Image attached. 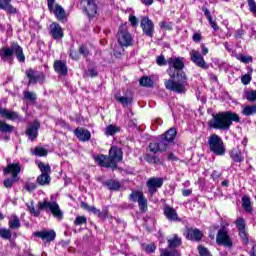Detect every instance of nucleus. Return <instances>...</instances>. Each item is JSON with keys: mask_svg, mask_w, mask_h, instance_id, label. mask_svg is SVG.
Returning <instances> with one entry per match:
<instances>
[{"mask_svg": "<svg viewBox=\"0 0 256 256\" xmlns=\"http://www.w3.org/2000/svg\"><path fill=\"white\" fill-rule=\"evenodd\" d=\"M167 73L170 79L164 81V85L168 91L174 93H185L189 87L187 74L183 72L185 62L183 58L172 57L168 59Z\"/></svg>", "mask_w": 256, "mask_h": 256, "instance_id": "nucleus-1", "label": "nucleus"}, {"mask_svg": "<svg viewBox=\"0 0 256 256\" xmlns=\"http://www.w3.org/2000/svg\"><path fill=\"white\" fill-rule=\"evenodd\" d=\"M235 123H239V115L232 112H219L214 115L209 122L212 129H219L220 131H227Z\"/></svg>", "mask_w": 256, "mask_h": 256, "instance_id": "nucleus-2", "label": "nucleus"}, {"mask_svg": "<svg viewBox=\"0 0 256 256\" xmlns=\"http://www.w3.org/2000/svg\"><path fill=\"white\" fill-rule=\"evenodd\" d=\"M94 161L100 167H117V163L123 161V150L117 146H112L109 150V156L96 155L94 156Z\"/></svg>", "mask_w": 256, "mask_h": 256, "instance_id": "nucleus-3", "label": "nucleus"}, {"mask_svg": "<svg viewBox=\"0 0 256 256\" xmlns=\"http://www.w3.org/2000/svg\"><path fill=\"white\" fill-rule=\"evenodd\" d=\"M16 55L20 63H25V54H23V48L18 43H12L10 47H2L0 49V58L6 63H11L13 57Z\"/></svg>", "mask_w": 256, "mask_h": 256, "instance_id": "nucleus-4", "label": "nucleus"}, {"mask_svg": "<svg viewBox=\"0 0 256 256\" xmlns=\"http://www.w3.org/2000/svg\"><path fill=\"white\" fill-rule=\"evenodd\" d=\"M168 135H171V137L165 138L159 136L158 142L149 144V150L151 153H163V151H167L171 145H174L175 137L177 136V130H170Z\"/></svg>", "mask_w": 256, "mask_h": 256, "instance_id": "nucleus-5", "label": "nucleus"}, {"mask_svg": "<svg viewBox=\"0 0 256 256\" xmlns=\"http://www.w3.org/2000/svg\"><path fill=\"white\" fill-rule=\"evenodd\" d=\"M38 209L40 211H50L53 217H55V219H58V221H61L63 219V211L61 210L57 202H51L47 199H44V201L38 203Z\"/></svg>", "mask_w": 256, "mask_h": 256, "instance_id": "nucleus-6", "label": "nucleus"}, {"mask_svg": "<svg viewBox=\"0 0 256 256\" xmlns=\"http://www.w3.org/2000/svg\"><path fill=\"white\" fill-rule=\"evenodd\" d=\"M209 149L214 155H218L219 157H223L225 155V144L223 143V139L219 137L217 134H212L208 138Z\"/></svg>", "mask_w": 256, "mask_h": 256, "instance_id": "nucleus-7", "label": "nucleus"}, {"mask_svg": "<svg viewBox=\"0 0 256 256\" xmlns=\"http://www.w3.org/2000/svg\"><path fill=\"white\" fill-rule=\"evenodd\" d=\"M12 173V179L4 180V187L11 189L13 187V181H16L18 173H21V166L19 164H10L4 169V175Z\"/></svg>", "mask_w": 256, "mask_h": 256, "instance_id": "nucleus-8", "label": "nucleus"}, {"mask_svg": "<svg viewBox=\"0 0 256 256\" xmlns=\"http://www.w3.org/2000/svg\"><path fill=\"white\" fill-rule=\"evenodd\" d=\"M217 245H223L224 247L231 248L233 247V241L231 240V236H229V230L225 226H221L220 230L216 236Z\"/></svg>", "mask_w": 256, "mask_h": 256, "instance_id": "nucleus-9", "label": "nucleus"}, {"mask_svg": "<svg viewBox=\"0 0 256 256\" xmlns=\"http://www.w3.org/2000/svg\"><path fill=\"white\" fill-rule=\"evenodd\" d=\"M118 43L121 47H131L133 45V36H131L125 26H120L119 28Z\"/></svg>", "mask_w": 256, "mask_h": 256, "instance_id": "nucleus-10", "label": "nucleus"}, {"mask_svg": "<svg viewBox=\"0 0 256 256\" xmlns=\"http://www.w3.org/2000/svg\"><path fill=\"white\" fill-rule=\"evenodd\" d=\"M26 77L29 79L28 85H35V83L43 85V83H45V74L35 69L30 68L26 70Z\"/></svg>", "mask_w": 256, "mask_h": 256, "instance_id": "nucleus-11", "label": "nucleus"}, {"mask_svg": "<svg viewBox=\"0 0 256 256\" xmlns=\"http://www.w3.org/2000/svg\"><path fill=\"white\" fill-rule=\"evenodd\" d=\"M189 55L192 63H194L196 67H200V69H209V65L199 50H191Z\"/></svg>", "mask_w": 256, "mask_h": 256, "instance_id": "nucleus-12", "label": "nucleus"}, {"mask_svg": "<svg viewBox=\"0 0 256 256\" xmlns=\"http://www.w3.org/2000/svg\"><path fill=\"white\" fill-rule=\"evenodd\" d=\"M81 7L87 16L93 17L97 15V3H95V0H82Z\"/></svg>", "mask_w": 256, "mask_h": 256, "instance_id": "nucleus-13", "label": "nucleus"}, {"mask_svg": "<svg viewBox=\"0 0 256 256\" xmlns=\"http://www.w3.org/2000/svg\"><path fill=\"white\" fill-rule=\"evenodd\" d=\"M141 27L144 35L147 37H153L155 33V24L149 19V17H143L141 20Z\"/></svg>", "mask_w": 256, "mask_h": 256, "instance_id": "nucleus-14", "label": "nucleus"}, {"mask_svg": "<svg viewBox=\"0 0 256 256\" xmlns=\"http://www.w3.org/2000/svg\"><path fill=\"white\" fill-rule=\"evenodd\" d=\"M48 9L51 13H54L55 17H57L59 21H63V19H65V10L60 5H55V0H48Z\"/></svg>", "mask_w": 256, "mask_h": 256, "instance_id": "nucleus-15", "label": "nucleus"}, {"mask_svg": "<svg viewBox=\"0 0 256 256\" xmlns=\"http://www.w3.org/2000/svg\"><path fill=\"white\" fill-rule=\"evenodd\" d=\"M146 186L148 187V193H150V195H155V193H157V189H161V187H163V179L152 177L148 179Z\"/></svg>", "mask_w": 256, "mask_h": 256, "instance_id": "nucleus-16", "label": "nucleus"}, {"mask_svg": "<svg viewBox=\"0 0 256 256\" xmlns=\"http://www.w3.org/2000/svg\"><path fill=\"white\" fill-rule=\"evenodd\" d=\"M39 127H41V124L37 120L28 126L26 135L31 139V141L37 139V135H39Z\"/></svg>", "mask_w": 256, "mask_h": 256, "instance_id": "nucleus-17", "label": "nucleus"}, {"mask_svg": "<svg viewBox=\"0 0 256 256\" xmlns=\"http://www.w3.org/2000/svg\"><path fill=\"white\" fill-rule=\"evenodd\" d=\"M163 212L166 219H168V221H173V222L181 221V219H179V215L177 214V210H175V208L169 205H166L163 208Z\"/></svg>", "mask_w": 256, "mask_h": 256, "instance_id": "nucleus-18", "label": "nucleus"}, {"mask_svg": "<svg viewBox=\"0 0 256 256\" xmlns=\"http://www.w3.org/2000/svg\"><path fill=\"white\" fill-rule=\"evenodd\" d=\"M229 156L234 163H243V161H245V156H243V152L238 146L229 151Z\"/></svg>", "mask_w": 256, "mask_h": 256, "instance_id": "nucleus-19", "label": "nucleus"}, {"mask_svg": "<svg viewBox=\"0 0 256 256\" xmlns=\"http://www.w3.org/2000/svg\"><path fill=\"white\" fill-rule=\"evenodd\" d=\"M74 135L77 137V139H79V141H82L83 143L91 139V132L85 128H76L74 130Z\"/></svg>", "mask_w": 256, "mask_h": 256, "instance_id": "nucleus-20", "label": "nucleus"}, {"mask_svg": "<svg viewBox=\"0 0 256 256\" xmlns=\"http://www.w3.org/2000/svg\"><path fill=\"white\" fill-rule=\"evenodd\" d=\"M54 71H56L58 75H67V73H69V69L67 68V62L63 60H56L54 62Z\"/></svg>", "mask_w": 256, "mask_h": 256, "instance_id": "nucleus-21", "label": "nucleus"}, {"mask_svg": "<svg viewBox=\"0 0 256 256\" xmlns=\"http://www.w3.org/2000/svg\"><path fill=\"white\" fill-rule=\"evenodd\" d=\"M35 237H39L40 239H43V241H47L50 243V241H55V237L57 234L53 230L50 231H40L34 233Z\"/></svg>", "mask_w": 256, "mask_h": 256, "instance_id": "nucleus-22", "label": "nucleus"}, {"mask_svg": "<svg viewBox=\"0 0 256 256\" xmlns=\"http://www.w3.org/2000/svg\"><path fill=\"white\" fill-rule=\"evenodd\" d=\"M235 225L239 231V235L243 241H249L247 238V232L245 231V219L237 218L235 221Z\"/></svg>", "mask_w": 256, "mask_h": 256, "instance_id": "nucleus-23", "label": "nucleus"}, {"mask_svg": "<svg viewBox=\"0 0 256 256\" xmlns=\"http://www.w3.org/2000/svg\"><path fill=\"white\" fill-rule=\"evenodd\" d=\"M187 239H189L190 241H201V239H203V232H201L199 229L197 228H189L187 230V235H186Z\"/></svg>", "mask_w": 256, "mask_h": 256, "instance_id": "nucleus-24", "label": "nucleus"}, {"mask_svg": "<svg viewBox=\"0 0 256 256\" xmlns=\"http://www.w3.org/2000/svg\"><path fill=\"white\" fill-rule=\"evenodd\" d=\"M0 115L9 121H17L19 119V114L5 108H0Z\"/></svg>", "mask_w": 256, "mask_h": 256, "instance_id": "nucleus-25", "label": "nucleus"}, {"mask_svg": "<svg viewBox=\"0 0 256 256\" xmlns=\"http://www.w3.org/2000/svg\"><path fill=\"white\" fill-rule=\"evenodd\" d=\"M0 9L6 11V13H10L15 15L17 13V8L11 5V0H0Z\"/></svg>", "mask_w": 256, "mask_h": 256, "instance_id": "nucleus-26", "label": "nucleus"}, {"mask_svg": "<svg viewBox=\"0 0 256 256\" xmlns=\"http://www.w3.org/2000/svg\"><path fill=\"white\" fill-rule=\"evenodd\" d=\"M51 35L53 39H62L63 37V29L57 23H53L51 25Z\"/></svg>", "mask_w": 256, "mask_h": 256, "instance_id": "nucleus-27", "label": "nucleus"}, {"mask_svg": "<svg viewBox=\"0 0 256 256\" xmlns=\"http://www.w3.org/2000/svg\"><path fill=\"white\" fill-rule=\"evenodd\" d=\"M181 244V237L177 234H174L173 238L168 239V249L175 250L177 247H181Z\"/></svg>", "mask_w": 256, "mask_h": 256, "instance_id": "nucleus-28", "label": "nucleus"}, {"mask_svg": "<svg viewBox=\"0 0 256 256\" xmlns=\"http://www.w3.org/2000/svg\"><path fill=\"white\" fill-rule=\"evenodd\" d=\"M83 208L86 209V211H89V213H93L94 215H97L98 217H107V212H101V210L95 208L94 206H89L88 204H83Z\"/></svg>", "mask_w": 256, "mask_h": 256, "instance_id": "nucleus-29", "label": "nucleus"}, {"mask_svg": "<svg viewBox=\"0 0 256 256\" xmlns=\"http://www.w3.org/2000/svg\"><path fill=\"white\" fill-rule=\"evenodd\" d=\"M15 127L11 124H8L7 122L0 120V133H5L6 135H9L13 133V130Z\"/></svg>", "mask_w": 256, "mask_h": 256, "instance_id": "nucleus-30", "label": "nucleus"}, {"mask_svg": "<svg viewBox=\"0 0 256 256\" xmlns=\"http://www.w3.org/2000/svg\"><path fill=\"white\" fill-rule=\"evenodd\" d=\"M8 225L11 229H19V227H21V221L19 220V217H17V215L12 214L9 217Z\"/></svg>", "mask_w": 256, "mask_h": 256, "instance_id": "nucleus-31", "label": "nucleus"}, {"mask_svg": "<svg viewBox=\"0 0 256 256\" xmlns=\"http://www.w3.org/2000/svg\"><path fill=\"white\" fill-rule=\"evenodd\" d=\"M242 114L246 117H251V115H256V104L247 105L243 107Z\"/></svg>", "mask_w": 256, "mask_h": 256, "instance_id": "nucleus-32", "label": "nucleus"}, {"mask_svg": "<svg viewBox=\"0 0 256 256\" xmlns=\"http://www.w3.org/2000/svg\"><path fill=\"white\" fill-rule=\"evenodd\" d=\"M38 185H49L51 183V176L49 174H40L37 178Z\"/></svg>", "mask_w": 256, "mask_h": 256, "instance_id": "nucleus-33", "label": "nucleus"}, {"mask_svg": "<svg viewBox=\"0 0 256 256\" xmlns=\"http://www.w3.org/2000/svg\"><path fill=\"white\" fill-rule=\"evenodd\" d=\"M104 185L112 191H117V189H119L121 187V184L115 180H108V181L104 182Z\"/></svg>", "mask_w": 256, "mask_h": 256, "instance_id": "nucleus-34", "label": "nucleus"}, {"mask_svg": "<svg viewBox=\"0 0 256 256\" xmlns=\"http://www.w3.org/2000/svg\"><path fill=\"white\" fill-rule=\"evenodd\" d=\"M242 206L243 209L247 212V213H251L252 208H251V199L248 196H244L242 198Z\"/></svg>", "mask_w": 256, "mask_h": 256, "instance_id": "nucleus-35", "label": "nucleus"}, {"mask_svg": "<svg viewBox=\"0 0 256 256\" xmlns=\"http://www.w3.org/2000/svg\"><path fill=\"white\" fill-rule=\"evenodd\" d=\"M23 95L24 99H26L27 101H31V103H35V101H37V94L35 92L25 90L23 92Z\"/></svg>", "mask_w": 256, "mask_h": 256, "instance_id": "nucleus-36", "label": "nucleus"}, {"mask_svg": "<svg viewBox=\"0 0 256 256\" xmlns=\"http://www.w3.org/2000/svg\"><path fill=\"white\" fill-rule=\"evenodd\" d=\"M38 167L41 171V175H50L51 174V166H49V164L40 162V163H38Z\"/></svg>", "mask_w": 256, "mask_h": 256, "instance_id": "nucleus-37", "label": "nucleus"}, {"mask_svg": "<svg viewBox=\"0 0 256 256\" xmlns=\"http://www.w3.org/2000/svg\"><path fill=\"white\" fill-rule=\"evenodd\" d=\"M119 131H121V129L118 126L115 125H109L106 127L105 129V135L109 136V135H115L116 133H119Z\"/></svg>", "mask_w": 256, "mask_h": 256, "instance_id": "nucleus-38", "label": "nucleus"}, {"mask_svg": "<svg viewBox=\"0 0 256 256\" xmlns=\"http://www.w3.org/2000/svg\"><path fill=\"white\" fill-rule=\"evenodd\" d=\"M138 205L140 211H147V198H145V195H140V198L138 199Z\"/></svg>", "mask_w": 256, "mask_h": 256, "instance_id": "nucleus-39", "label": "nucleus"}, {"mask_svg": "<svg viewBox=\"0 0 256 256\" xmlns=\"http://www.w3.org/2000/svg\"><path fill=\"white\" fill-rule=\"evenodd\" d=\"M160 256H181L177 250L162 249Z\"/></svg>", "mask_w": 256, "mask_h": 256, "instance_id": "nucleus-40", "label": "nucleus"}, {"mask_svg": "<svg viewBox=\"0 0 256 256\" xmlns=\"http://www.w3.org/2000/svg\"><path fill=\"white\" fill-rule=\"evenodd\" d=\"M153 80L150 77L144 76L140 79V85L142 87H153Z\"/></svg>", "mask_w": 256, "mask_h": 256, "instance_id": "nucleus-41", "label": "nucleus"}, {"mask_svg": "<svg viewBox=\"0 0 256 256\" xmlns=\"http://www.w3.org/2000/svg\"><path fill=\"white\" fill-rule=\"evenodd\" d=\"M32 153L37 157H45L47 156V150L43 147H36L32 150Z\"/></svg>", "mask_w": 256, "mask_h": 256, "instance_id": "nucleus-42", "label": "nucleus"}, {"mask_svg": "<svg viewBox=\"0 0 256 256\" xmlns=\"http://www.w3.org/2000/svg\"><path fill=\"white\" fill-rule=\"evenodd\" d=\"M27 207H28V211H29V213H31V215H34V217H39L41 212L39 210H35V204L33 203V201L28 203Z\"/></svg>", "mask_w": 256, "mask_h": 256, "instance_id": "nucleus-43", "label": "nucleus"}, {"mask_svg": "<svg viewBox=\"0 0 256 256\" xmlns=\"http://www.w3.org/2000/svg\"><path fill=\"white\" fill-rule=\"evenodd\" d=\"M236 59H237L238 61H240L241 63H245V64H247V63H253V57H251V56H245V55H243V54H240V55L236 56Z\"/></svg>", "mask_w": 256, "mask_h": 256, "instance_id": "nucleus-44", "label": "nucleus"}, {"mask_svg": "<svg viewBox=\"0 0 256 256\" xmlns=\"http://www.w3.org/2000/svg\"><path fill=\"white\" fill-rule=\"evenodd\" d=\"M116 100L118 101V103H121L123 107H127V105L131 103V98L125 96H116Z\"/></svg>", "mask_w": 256, "mask_h": 256, "instance_id": "nucleus-45", "label": "nucleus"}, {"mask_svg": "<svg viewBox=\"0 0 256 256\" xmlns=\"http://www.w3.org/2000/svg\"><path fill=\"white\" fill-rule=\"evenodd\" d=\"M245 98L247 99V101L250 102H255L256 101V90H250L245 92Z\"/></svg>", "mask_w": 256, "mask_h": 256, "instance_id": "nucleus-46", "label": "nucleus"}, {"mask_svg": "<svg viewBox=\"0 0 256 256\" xmlns=\"http://www.w3.org/2000/svg\"><path fill=\"white\" fill-rule=\"evenodd\" d=\"M0 237H2V239H11V230L6 228H0Z\"/></svg>", "mask_w": 256, "mask_h": 256, "instance_id": "nucleus-47", "label": "nucleus"}, {"mask_svg": "<svg viewBox=\"0 0 256 256\" xmlns=\"http://www.w3.org/2000/svg\"><path fill=\"white\" fill-rule=\"evenodd\" d=\"M156 63L159 67H163L165 65H169V59H165V56L160 55L156 58Z\"/></svg>", "mask_w": 256, "mask_h": 256, "instance_id": "nucleus-48", "label": "nucleus"}, {"mask_svg": "<svg viewBox=\"0 0 256 256\" xmlns=\"http://www.w3.org/2000/svg\"><path fill=\"white\" fill-rule=\"evenodd\" d=\"M141 195H143V192L141 191H132L130 194V201H133L134 203L138 202Z\"/></svg>", "mask_w": 256, "mask_h": 256, "instance_id": "nucleus-49", "label": "nucleus"}, {"mask_svg": "<svg viewBox=\"0 0 256 256\" xmlns=\"http://www.w3.org/2000/svg\"><path fill=\"white\" fill-rule=\"evenodd\" d=\"M142 248L144 251H146V253H155V249H157L155 244H143Z\"/></svg>", "mask_w": 256, "mask_h": 256, "instance_id": "nucleus-50", "label": "nucleus"}, {"mask_svg": "<svg viewBox=\"0 0 256 256\" xmlns=\"http://www.w3.org/2000/svg\"><path fill=\"white\" fill-rule=\"evenodd\" d=\"M160 29H163L164 31H171L173 29V24L171 22H165L162 21L159 23Z\"/></svg>", "mask_w": 256, "mask_h": 256, "instance_id": "nucleus-51", "label": "nucleus"}, {"mask_svg": "<svg viewBox=\"0 0 256 256\" xmlns=\"http://www.w3.org/2000/svg\"><path fill=\"white\" fill-rule=\"evenodd\" d=\"M86 223H87V217L85 216H78L74 221V225L76 226L85 225Z\"/></svg>", "mask_w": 256, "mask_h": 256, "instance_id": "nucleus-52", "label": "nucleus"}, {"mask_svg": "<svg viewBox=\"0 0 256 256\" xmlns=\"http://www.w3.org/2000/svg\"><path fill=\"white\" fill-rule=\"evenodd\" d=\"M248 2V7L250 9L251 13H256V2L255 0H247Z\"/></svg>", "mask_w": 256, "mask_h": 256, "instance_id": "nucleus-53", "label": "nucleus"}, {"mask_svg": "<svg viewBox=\"0 0 256 256\" xmlns=\"http://www.w3.org/2000/svg\"><path fill=\"white\" fill-rule=\"evenodd\" d=\"M198 251L201 256H209V250L203 246H198Z\"/></svg>", "mask_w": 256, "mask_h": 256, "instance_id": "nucleus-54", "label": "nucleus"}, {"mask_svg": "<svg viewBox=\"0 0 256 256\" xmlns=\"http://www.w3.org/2000/svg\"><path fill=\"white\" fill-rule=\"evenodd\" d=\"M243 85H249L251 83V76L249 74H246L244 76H242L241 79Z\"/></svg>", "mask_w": 256, "mask_h": 256, "instance_id": "nucleus-55", "label": "nucleus"}, {"mask_svg": "<svg viewBox=\"0 0 256 256\" xmlns=\"http://www.w3.org/2000/svg\"><path fill=\"white\" fill-rule=\"evenodd\" d=\"M129 21H130L132 27H137V24L139 23V20L134 15L129 16Z\"/></svg>", "mask_w": 256, "mask_h": 256, "instance_id": "nucleus-56", "label": "nucleus"}, {"mask_svg": "<svg viewBox=\"0 0 256 256\" xmlns=\"http://www.w3.org/2000/svg\"><path fill=\"white\" fill-rule=\"evenodd\" d=\"M202 11H203L206 19H208V21H211V19H213V17L211 16V11H209V9L204 7V8H202Z\"/></svg>", "mask_w": 256, "mask_h": 256, "instance_id": "nucleus-57", "label": "nucleus"}, {"mask_svg": "<svg viewBox=\"0 0 256 256\" xmlns=\"http://www.w3.org/2000/svg\"><path fill=\"white\" fill-rule=\"evenodd\" d=\"M146 161L148 163H159V158L157 156H147Z\"/></svg>", "mask_w": 256, "mask_h": 256, "instance_id": "nucleus-58", "label": "nucleus"}, {"mask_svg": "<svg viewBox=\"0 0 256 256\" xmlns=\"http://www.w3.org/2000/svg\"><path fill=\"white\" fill-rule=\"evenodd\" d=\"M26 189L27 191H35L37 189V184L29 182L28 184H26Z\"/></svg>", "mask_w": 256, "mask_h": 256, "instance_id": "nucleus-59", "label": "nucleus"}, {"mask_svg": "<svg viewBox=\"0 0 256 256\" xmlns=\"http://www.w3.org/2000/svg\"><path fill=\"white\" fill-rule=\"evenodd\" d=\"M79 53H80V55L87 57V55H89V50H87V48H85V46H80Z\"/></svg>", "mask_w": 256, "mask_h": 256, "instance_id": "nucleus-60", "label": "nucleus"}, {"mask_svg": "<svg viewBox=\"0 0 256 256\" xmlns=\"http://www.w3.org/2000/svg\"><path fill=\"white\" fill-rule=\"evenodd\" d=\"M209 24L211 25L212 29H214V31H219V26L217 25L216 21H213V19L208 20Z\"/></svg>", "mask_w": 256, "mask_h": 256, "instance_id": "nucleus-61", "label": "nucleus"}, {"mask_svg": "<svg viewBox=\"0 0 256 256\" xmlns=\"http://www.w3.org/2000/svg\"><path fill=\"white\" fill-rule=\"evenodd\" d=\"M244 34H245V33H244L243 29H239V30H237L236 33H235V38H236V39H241V37H243Z\"/></svg>", "mask_w": 256, "mask_h": 256, "instance_id": "nucleus-62", "label": "nucleus"}, {"mask_svg": "<svg viewBox=\"0 0 256 256\" xmlns=\"http://www.w3.org/2000/svg\"><path fill=\"white\" fill-rule=\"evenodd\" d=\"M212 179L216 181L219 177H221V173H219L217 170H214L211 175Z\"/></svg>", "mask_w": 256, "mask_h": 256, "instance_id": "nucleus-63", "label": "nucleus"}, {"mask_svg": "<svg viewBox=\"0 0 256 256\" xmlns=\"http://www.w3.org/2000/svg\"><path fill=\"white\" fill-rule=\"evenodd\" d=\"M201 39H202L201 34L195 33V34L193 35V41H195V43H199V41H201Z\"/></svg>", "mask_w": 256, "mask_h": 256, "instance_id": "nucleus-64", "label": "nucleus"}]
</instances>
